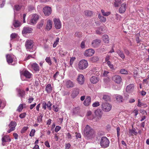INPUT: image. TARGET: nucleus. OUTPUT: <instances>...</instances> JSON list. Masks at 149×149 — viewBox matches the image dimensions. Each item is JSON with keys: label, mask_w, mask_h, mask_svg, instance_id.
Returning a JSON list of instances; mask_svg holds the SVG:
<instances>
[{"label": "nucleus", "mask_w": 149, "mask_h": 149, "mask_svg": "<svg viewBox=\"0 0 149 149\" xmlns=\"http://www.w3.org/2000/svg\"><path fill=\"white\" fill-rule=\"evenodd\" d=\"M84 136L88 139H90L94 134V130L91 127L87 125L84 129Z\"/></svg>", "instance_id": "obj_1"}, {"label": "nucleus", "mask_w": 149, "mask_h": 149, "mask_svg": "<svg viewBox=\"0 0 149 149\" xmlns=\"http://www.w3.org/2000/svg\"><path fill=\"white\" fill-rule=\"evenodd\" d=\"M100 143L102 148H105L109 146V141L107 137L103 136L101 139Z\"/></svg>", "instance_id": "obj_2"}, {"label": "nucleus", "mask_w": 149, "mask_h": 149, "mask_svg": "<svg viewBox=\"0 0 149 149\" xmlns=\"http://www.w3.org/2000/svg\"><path fill=\"white\" fill-rule=\"evenodd\" d=\"M101 106L102 110L105 112H109L111 110L112 108L111 105L107 102L102 103Z\"/></svg>", "instance_id": "obj_3"}, {"label": "nucleus", "mask_w": 149, "mask_h": 149, "mask_svg": "<svg viewBox=\"0 0 149 149\" xmlns=\"http://www.w3.org/2000/svg\"><path fill=\"white\" fill-rule=\"evenodd\" d=\"M88 65L87 61L85 60H82L79 62L78 64V68L79 69L83 70L86 68Z\"/></svg>", "instance_id": "obj_4"}, {"label": "nucleus", "mask_w": 149, "mask_h": 149, "mask_svg": "<svg viewBox=\"0 0 149 149\" xmlns=\"http://www.w3.org/2000/svg\"><path fill=\"white\" fill-rule=\"evenodd\" d=\"M54 26L57 29H60L61 27V24L59 19L55 18L53 19Z\"/></svg>", "instance_id": "obj_5"}, {"label": "nucleus", "mask_w": 149, "mask_h": 149, "mask_svg": "<svg viewBox=\"0 0 149 149\" xmlns=\"http://www.w3.org/2000/svg\"><path fill=\"white\" fill-rule=\"evenodd\" d=\"M20 74L21 75H23L26 78L30 79L33 76V74L30 72L28 70H25L23 72H20Z\"/></svg>", "instance_id": "obj_6"}, {"label": "nucleus", "mask_w": 149, "mask_h": 149, "mask_svg": "<svg viewBox=\"0 0 149 149\" xmlns=\"http://www.w3.org/2000/svg\"><path fill=\"white\" fill-rule=\"evenodd\" d=\"M95 52V51L93 49H89L85 51L84 54L86 56L89 57L93 55Z\"/></svg>", "instance_id": "obj_7"}, {"label": "nucleus", "mask_w": 149, "mask_h": 149, "mask_svg": "<svg viewBox=\"0 0 149 149\" xmlns=\"http://www.w3.org/2000/svg\"><path fill=\"white\" fill-rule=\"evenodd\" d=\"M7 61L9 64H11L13 61L15 56L13 54H8L6 56Z\"/></svg>", "instance_id": "obj_8"}, {"label": "nucleus", "mask_w": 149, "mask_h": 149, "mask_svg": "<svg viewBox=\"0 0 149 149\" xmlns=\"http://www.w3.org/2000/svg\"><path fill=\"white\" fill-rule=\"evenodd\" d=\"M43 12L45 16H48L50 15L52 13V10L50 7H45L43 8Z\"/></svg>", "instance_id": "obj_9"}, {"label": "nucleus", "mask_w": 149, "mask_h": 149, "mask_svg": "<svg viewBox=\"0 0 149 149\" xmlns=\"http://www.w3.org/2000/svg\"><path fill=\"white\" fill-rule=\"evenodd\" d=\"M33 30L29 26L24 27L23 28L22 32L23 34H26L31 33Z\"/></svg>", "instance_id": "obj_10"}, {"label": "nucleus", "mask_w": 149, "mask_h": 149, "mask_svg": "<svg viewBox=\"0 0 149 149\" xmlns=\"http://www.w3.org/2000/svg\"><path fill=\"white\" fill-rule=\"evenodd\" d=\"M95 113L97 119H100L101 118L103 114V112L100 109H97L95 111Z\"/></svg>", "instance_id": "obj_11"}, {"label": "nucleus", "mask_w": 149, "mask_h": 149, "mask_svg": "<svg viewBox=\"0 0 149 149\" xmlns=\"http://www.w3.org/2000/svg\"><path fill=\"white\" fill-rule=\"evenodd\" d=\"M125 92L124 93V95L126 99L128 98L130 94V85H128L126 88Z\"/></svg>", "instance_id": "obj_12"}, {"label": "nucleus", "mask_w": 149, "mask_h": 149, "mask_svg": "<svg viewBox=\"0 0 149 149\" xmlns=\"http://www.w3.org/2000/svg\"><path fill=\"white\" fill-rule=\"evenodd\" d=\"M101 42L100 40L96 39L93 40L92 42V45L94 48H97L99 47Z\"/></svg>", "instance_id": "obj_13"}, {"label": "nucleus", "mask_w": 149, "mask_h": 149, "mask_svg": "<svg viewBox=\"0 0 149 149\" xmlns=\"http://www.w3.org/2000/svg\"><path fill=\"white\" fill-rule=\"evenodd\" d=\"M33 42L32 40H29L26 41L25 43V46L26 49H29L32 48L33 47Z\"/></svg>", "instance_id": "obj_14"}, {"label": "nucleus", "mask_w": 149, "mask_h": 149, "mask_svg": "<svg viewBox=\"0 0 149 149\" xmlns=\"http://www.w3.org/2000/svg\"><path fill=\"white\" fill-rule=\"evenodd\" d=\"M77 81L80 84H82L84 81V76L82 74H79L77 78Z\"/></svg>", "instance_id": "obj_15"}, {"label": "nucleus", "mask_w": 149, "mask_h": 149, "mask_svg": "<svg viewBox=\"0 0 149 149\" xmlns=\"http://www.w3.org/2000/svg\"><path fill=\"white\" fill-rule=\"evenodd\" d=\"M91 97L89 96H87L83 104L85 106H88L91 104Z\"/></svg>", "instance_id": "obj_16"}, {"label": "nucleus", "mask_w": 149, "mask_h": 149, "mask_svg": "<svg viewBox=\"0 0 149 149\" xmlns=\"http://www.w3.org/2000/svg\"><path fill=\"white\" fill-rule=\"evenodd\" d=\"M113 80L116 83L120 84L121 81V77L118 75H115L112 77Z\"/></svg>", "instance_id": "obj_17"}, {"label": "nucleus", "mask_w": 149, "mask_h": 149, "mask_svg": "<svg viewBox=\"0 0 149 149\" xmlns=\"http://www.w3.org/2000/svg\"><path fill=\"white\" fill-rule=\"evenodd\" d=\"M32 68L36 72H38L40 71V67L36 63H33L31 64Z\"/></svg>", "instance_id": "obj_18"}, {"label": "nucleus", "mask_w": 149, "mask_h": 149, "mask_svg": "<svg viewBox=\"0 0 149 149\" xmlns=\"http://www.w3.org/2000/svg\"><path fill=\"white\" fill-rule=\"evenodd\" d=\"M126 4L123 3L121 5V7L119 8V11L120 13H123L125 12L126 10Z\"/></svg>", "instance_id": "obj_19"}, {"label": "nucleus", "mask_w": 149, "mask_h": 149, "mask_svg": "<svg viewBox=\"0 0 149 149\" xmlns=\"http://www.w3.org/2000/svg\"><path fill=\"white\" fill-rule=\"evenodd\" d=\"M79 89L78 88H74L72 91L71 96L73 98H74L79 94Z\"/></svg>", "instance_id": "obj_20"}, {"label": "nucleus", "mask_w": 149, "mask_h": 149, "mask_svg": "<svg viewBox=\"0 0 149 149\" xmlns=\"http://www.w3.org/2000/svg\"><path fill=\"white\" fill-rule=\"evenodd\" d=\"M52 28V22L51 20H48L47 21V24L46 26V29L47 31H49Z\"/></svg>", "instance_id": "obj_21"}, {"label": "nucleus", "mask_w": 149, "mask_h": 149, "mask_svg": "<svg viewBox=\"0 0 149 149\" xmlns=\"http://www.w3.org/2000/svg\"><path fill=\"white\" fill-rule=\"evenodd\" d=\"M91 82L93 84H96L99 81V79L98 77L93 76L90 78Z\"/></svg>", "instance_id": "obj_22"}, {"label": "nucleus", "mask_w": 149, "mask_h": 149, "mask_svg": "<svg viewBox=\"0 0 149 149\" xmlns=\"http://www.w3.org/2000/svg\"><path fill=\"white\" fill-rule=\"evenodd\" d=\"M2 141L3 143L2 145L4 146L5 145V144L3 143L4 142L10 141H11V139L9 138V136H5L2 138Z\"/></svg>", "instance_id": "obj_23"}, {"label": "nucleus", "mask_w": 149, "mask_h": 149, "mask_svg": "<svg viewBox=\"0 0 149 149\" xmlns=\"http://www.w3.org/2000/svg\"><path fill=\"white\" fill-rule=\"evenodd\" d=\"M45 90L48 93H50L52 91V88L50 84H47L45 88Z\"/></svg>", "instance_id": "obj_24"}, {"label": "nucleus", "mask_w": 149, "mask_h": 149, "mask_svg": "<svg viewBox=\"0 0 149 149\" xmlns=\"http://www.w3.org/2000/svg\"><path fill=\"white\" fill-rule=\"evenodd\" d=\"M74 85L73 82L70 80L67 81L66 82V86L67 88H70L73 87Z\"/></svg>", "instance_id": "obj_25"}, {"label": "nucleus", "mask_w": 149, "mask_h": 149, "mask_svg": "<svg viewBox=\"0 0 149 149\" xmlns=\"http://www.w3.org/2000/svg\"><path fill=\"white\" fill-rule=\"evenodd\" d=\"M18 92L19 97H23L25 96V93L24 91L19 89L18 90Z\"/></svg>", "instance_id": "obj_26"}, {"label": "nucleus", "mask_w": 149, "mask_h": 149, "mask_svg": "<svg viewBox=\"0 0 149 149\" xmlns=\"http://www.w3.org/2000/svg\"><path fill=\"white\" fill-rule=\"evenodd\" d=\"M93 14L92 11L88 10H86L84 11V14L85 16L87 17L91 16Z\"/></svg>", "instance_id": "obj_27"}, {"label": "nucleus", "mask_w": 149, "mask_h": 149, "mask_svg": "<svg viewBox=\"0 0 149 149\" xmlns=\"http://www.w3.org/2000/svg\"><path fill=\"white\" fill-rule=\"evenodd\" d=\"M103 40L106 43H108L109 42V38L108 35H104L103 36Z\"/></svg>", "instance_id": "obj_28"}, {"label": "nucleus", "mask_w": 149, "mask_h": 149, "mask_svg": "<svg viewBox=\"0 0 149 149\" xmlns=\"http://www.w3.org/2000/svg\"><path fill=\"white\" fill-rule=\"evenodd\" d=\"M13 25L15 27L17 28L20 26V23L17 20H14Z\"/></svg>", "instance_id": "obj_29"}, {"label": "nucleus", "mask_w": 149, "mask_h": 149, "mask_svg": "<svg viewBox=\"0 0 149 149\" xmlns=\"http://www.w3.org/2000/svg\"><path fill=\"white\" fill-rule=\"evenodd\" d=\"M116 98L117 101L118 102H123V98L122 97L118 95H116Z\"/></svg>", "instance_id": "obj_30"}, {"label": "nucleus", "mask_w": 149, "mask_h": 149, "mask_svg": "<svg viewBox=\"0 0 149 149\" xmlns=\"http://www.w3.org/2000/svg\"><path fill=\"white\" fill-rule=\"evenodd\" d=\"M80 109V108L79 107H75L73 109V114L75 115L79 113Z\"/></svg>", "instance_id": "obj_31"}, {"label": "nucleus", "mask_w": 149, "mask_h": 149, "mask_svg": "<svg viewBox=\"0 0 149 149\" xmlns=\"http://www.w3.org/2000/svg\"><path fill=\"white\" fill-rule=\"evenodd\" d=\"M121 3V0H115L114 4V6L115 7H118Z\"/></svg>", "instance_id": "obj_32"}, {"label": "nucleus", "mask_w": 149, "mask_h": 149, "mask_svg": "<svg viewBox=\"0 0 149 149\" xmlns=\"http://www.w3.org/2000/svg\"><path fill=\"white\" fill-rule=\"evenodd\" d=\"M67 52L64 51L62 50V49H60L59 50V54L60 55H61L62 57L65 56L67 54Z\"/></svg>", "instance_id": "obj_33"}, {"label": "nucleus", "mask_w": 149, "mask_h": 149, "mask_svg": "<svg viewBox=\"0 0 149 149\" xmlns=\"http://www.w3.org/2000/svg\"><path fill=\"white\" fill-rule=\"evenodd\" d=\"M117 53L119 56L122 58L123 59L125 58V56L124 54L121 51L118 50L117 51Z\"/></svg>", "instance_id": "obj_34"}, {"label": "nucleus", "mask_w": 149, "mask_h": 149, "mask_svg": "<svg viewBox=\"0 0 149 149\" xmlns=\"http://www.w3.org/2000/svg\"><path fill=\"white\" fill-rule=\"evenodd\" d=\"M98 18L100 19V21L103 22H105L106 21V18L103 16L101 15L100 14L98 15Z\"/></svg>", "instance_id": "obj_35"}, {"label": "nucleus", "mask_w": 149, "mask_h": 149, "mask_svg": "<svg viewBox=\"0 0 149 149\" xmlns=\"http://www.w3.org/2000/svg\"><path fill=\"white\" fill-rule=\"evenodd\" d=\"M102 99L104 101H109L110 100V97L107 95H104L102 97Z\"/></svg>", "instance_id": "obj_36"}, {"label": "nucleus", "mask_w": 149, "mask_h": 149, "mask_svg": "<svg viewBox=\"0 0 149 149\" xmlns=\"http://www.w3.org/2000/svg\"><path fill=\"white\" fill-rule=\"evenodd\" d=\"M101 11L103 15L104 16H108L111 14L110 12L109 11L105 12L104 10L103 9L101 10Z\"/></svg>", "instance_id": "obj_37"}, {"label": "nucleus", "mask_w": 149, "mask_h": 149, "mask_svg": "<svg viewBox=\"0 0 149 149\" xmlns=\"http://www.w3.org/2000/svg\"><path fill=\"white\" fill-rule=\"evenodd\" d=\"M45 60L49 65H52V63L50 57H46L45 59Z\"/></svg>", "instance_id": "obj_38"}, {"label": "nucleus", "mask_w": 149, "mask_h": 149, "mask_svg": "<svg viewBox=\"0 0 149 149\" xmlns=\"http://www.w3.org/2000/svg\"><path fill=\"white\" fill-rule=\"evenodd\" d=\"M132 130H131V133L132 134V135L133 134L136 135L137 134V131H136V130L134 128H133L132 126Z\"/></svg>", "instance_id": "obj_39"}, {"label": "nucleus", "mask_w": 149, "mask_h": 149, "mask_svg": "<svg viewBox=\"0 0 149 149\" xmlns=\"http://www.w3.org/2000/svg\"><path fill=\"white\" fill-rule=\"evenodd\" d=\"M99 59V58L97 56H94L93 57L91 60L93 62H96Z\"/></svg>", "instance_id": "obj_40"}, {"label": "nucleus", "mask_w": 149, "mask_h": 149, "mask_svg": "<svg viewBox=\"0 0 149 149\" xmlns=\"http://www.w3.org/2000/svg\"><path fill=\"white\" fill-rule=\"evenodd\" d=\"M21 8V6L19 5H16L15 6L14 8V10H15L17 11H19Z\"/></svg>", "instance_id": "obj_41"}, {"label": "nucleus", "mask_w": 149, "mask_h": 149, "mask_svg": "<svg viewBox=\"0 0 149 149\" xmlns=\"http://www.w3.org/2000/svg\"><path fill=\"white\" fill-rule=\"evenodd\" d=\"M17 124L14 121H11L10 124L9 125V127H15L16 126Z\"/></svg>", "instance_id": "obj_42"}, {"label": "nucleus", "mask_w": 149, "mask_h": 149, "mask_svg": "<svg viewBox=\"0 0 149 149\" xmlns=\"http://www.w3.org/2000/svg\"><path fill=\"white\" fill-rule=\"evenodd\" d=\"M43 24L44 22L43 21H42L40 22L37 25V28L38 29H40L41 27H42Z\"/></svg>", "instance_id": "obj_43"}, {"label": "nucleus", "mask_w": 149, "mask_h": 149, "mask_svg": "<svg viewBox=\"0 0 149 149\" xmlns=\"http://www.w3.org/2000/svg\"><path fill=\"white\" fill-rule=\"evenodd\" d=\"M23 109V105L22 104H20L18 107L17 111L19 112L21 111Z\"/></svg>", "instance_id": "obj_44"}, {"label": "nucleus", "mask_w": 149, "mask_h": 149, "mask_svg": "<svg viewBox=\"0 0 149 149\" xmlns=\"http://www.w3.org/2000/svg\"><path fill=\"white\" fill-rule=\"evenodd\" d=\"M43 116V115L40 114V115L38 117L37 119V121L38 123H40L42 121V118Z\"/></svg>", "instance_id": "obj_45"}, {"label": "nucleus", "mask_w": 149, "mask_h": 149, "mask_svg": "<svg viewBox=\"0 0 149 149\" xmlns=\"http://www.w3.org/2000/svg\"><path fill=\"white\" fill-rule=\"evenodd\" d=\"M17 37V34L15 33H12L10 36L11 39L16 38Z\"/></svg>", "instance_id": "obj_46"}, {"label": "nucleus", "mask_w": 149, "mask_h": 149, "mask_svg": "<svg viewBox=\"0 0 149 149\" xmlns=\"http://www.w3.org/2000/svg\"><path fill=\"white\" fill-rule=\"evenodd\" d=\"M52 105V104L50 101L48 102L47 104V106L48 109L49 110H51L52 108L51 106Z\"/></svg>", "instance_id": "obj_47"}, {"label": "nucleus", "mask_w": 149, "mask_h": 149, "mask_svg": "<svg viewBox=\"0 0 149 149\" xmlns=\"http://www.w3.org/2000/svg\"><path fill=\"white\" fill-rule=\"evenodd\" d=\"M120 73L123 74H128V72L127 70L124 69H122L120 71Z\"/></svg>", "instance_id": "obj_48"}, {"label": "nucleus", "mask_w": 149, "mask_h": 149, "mask_svg": "<svg viewBox=\"0 0 149 149\" xmlns=\"http://www.w3.org/2000/svg\"><path fill=\"white\" fill-rule=\"evenodd\" d=\"M59 38H57L56 39V40L54 42L53 45V47H56L58 43V42H59Z\"/></svg>", "instance_id": "obj_49"}, {"label": "nucleus", "mask_w": 149, "mask_h": 149, "mask_svg": "<svg viewBox=\"0 0 149 149\" xmlns=\"http://www.w3.org/2000/svg\"><path fill=\"white\" fill-rule=\"evenodd\" d=\"M100 104L98 102H94L92 104V106L93 107H97L100 105Z\"/></svg>", "instance_id": "obj_50"}, {"label": "nucleus", "mask_w": 149, "mask_h": 149, "mask_svg": "<svg viewBox=\"0 0 149 149\" xmlns=\"http://www.w3.org/2000/svg\"><path fill=\"white\" fill-rule=\"evenodd\" d=\"M37 21L35 19L32 18L30 21V24H34L36 23Z\"/></svg>", "instance_id": "obj_51"}, {"label": "nucleus", "mask_w": 149, "mask_h": 149, "mask_svg": "<svg viewBox=\"0 0 149 149\" xmlns=\"http://www.w3.org/2000/svg\"><path fill=\"white\" fill-rule=\"evenodd\" d=\"M32 18L37 21L38 19V16L37 14H34L33 15Z\"/></svg>", "instance_id": "obj_52"}, {"label": "nucleus", "mask_w": 149, "mask_h": 149, "mask_svg": "<svg viewBox=\"0 0 149 149\" xmlns=\"http://www.w3.org/2000/svg\"><path fill=\"white\" fill-rule=\"evenodd\" d=\"M35 130L34 129H32L29 134V135L31 136H33L34 135V133L35 132Z\"/></svg>", "instance_id": "obj_53"}, {"label": "nucleus", "mask_w": 149, "mask_h": 149, "mask_svg": "<svg viewBox=\"0 0 149 149\" xmlns=\"http://www.w3.org/2000/svg\"><path fill=\"white\" fill-rule=\"evenodd\" d=\"M28 129V127H24L21 130V132L22 133H24Z\"/></svg>", "instance_id": "obj_54"}, {"label": "nucleus", "mask_w": 149, "mask_h": 149, "mask_svg": "<svg viewBox=\"0 0 149 149\" xmlns=\"http://www.w3.org/2000/svg\"><path fill=\"white\" fill-rule=\"evenodd\" d=\"M107 64L111 69H113L114 68L113 65L111 63L110 61H108L107 62Z\"/></svg>", "instance_id": "obj_55"}, {"label": "nucleus", "mask_w": 149, "mask_h": 149, "mask_svg": "<svg viewBox=\"0 0 149 149\" xmlns=\"http://www.w3.org/2000/svg\"><path fill=\"white\" fill-rule=\"evenodd\" d=\"M26 115V113H21L19 115V117L21 118H24Z\"/></svg>", "instance_id": "obj_56"}, {"label": "nucleus", "mask_w": 149, "mask_h": 149, "mask_svg": "<svg viewBox=\"0 0 149 149\" xmlns=\"http://www.w3.org/2000/svg\"><path fill=\"white\" fill-rule=\"evenodd\" d=\"M42 108H43L45 110L46 109V106H47V103L45 102H44L42 103Z\"/></svg>", "instance_id": "obj_57"}, {"label": "nucleus", "mask_w": 149, "mask_h": 149, "mask_svg": "<svg viewBox=\"0 0 149 149\" xmlns=\"http://www.w3.org/2000/svg\"><path fill=\"white\" fill-rule=\"evenodd\" d=\"M61 128V127L59 126H56L55 129V132H57L58 131H59L60 130Z\"/></svg>", "instance_id": "obj_58"}, {"label": "nucleus", "mask_w": 149, "mask_h": 149, "mask_svg": "<svg viewBox=\"0 0 149 149\" xmlns=\"http://www.w3.org/2000/svg\"><path fill=\"white\" fill-rule=\"evenodd\" d=\"M53 108L55 112H57L58 111V110L56 106V105H53Z\"/></svg>", "instance_id": "obj_59"}, {"label": "nucleus", "mask_w": 149, "mask_h": 149, "mask_svg": "<svg viewBox=\"0 0 149 149\" xmlns=\"http://www.w3.org/2000/svg\"><path fill=\"white\" fill-rule=\"evenodd\" d=\"M59 73L58 72H56L53 76V78L54 80H55Z\"/></svg>", "instance_id": "obj_60"}, {"label": "nucleus", "mask_w": 149, "mask_h": 149, "mask_svg": "<svg viewBox=\"0 0 149 149\" xmlns=\"http://www.w3.org/2000/svg\"><path fill=\"white\" fill-rule=\"evenodd\" d=\"M31 58H32V56L30 54L28 55V56L25 58L24 61H26L30 59Z\"/></svg>", "instance_id": "obj_61"}, {"label": "nucleus", "mask_w": 149, "mask_h": 149, "mask_svg": "<svg viewBox=\"0 0 149 149\" xmlns=\"http://www.w3.org/2000/svg\"><path fill=\"white\" fill-rule=\"evenodd\" d=\"M76 137L77 139L80 138L81 137V135L79 133H75Z\"/></svg>", "instance_id": "obj_62"}, {"label": "nucleus", "mask_w": 149, "mask_h": 149, "mask_svg": "<svg viewBox=\"0 0 149 149\" xmlns=\"http://www.w3.org/2000/svg\"><path fill=\"white\" fill-rule=\"evenodd\" d=\"M138 111L137 109H135L133 112V113L134 114V116H136L138 114Z\"/></svg>", "instance_id": "obj_63"}, {"label": "nucleus", "mask_w": 149, "mask_h": 149, "mask_svg": "<svg viewBox=\"0 0 149 149\" xmlns=\"http://www.w3.org/2000/svg\"><path fill=\"white\" fill-rule=\"evenodd\" d=\"M70 145L69 143H66L65 144V149H69L70 146Z\"/></svg>", "instance_id": "obj_64"}]
</instances>
